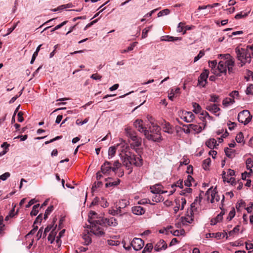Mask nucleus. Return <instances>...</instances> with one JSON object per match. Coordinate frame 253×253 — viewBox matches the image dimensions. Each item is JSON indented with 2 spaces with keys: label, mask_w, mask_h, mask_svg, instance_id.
<instances>
[{
  "label": "nucleus",
  "mask_w": 253,
  "mask_h": 253,
  "mask_svg": "<svg viewBox=\"0 0 253 253\" xmlns=\"http://www.w3.org/2000/svg\"><path fill=\"white\" fill-rule=\"evenodd\" d=\"M72 6H73V5L70 3L67 4H64V5H62L60 6L57 9H53V11H56L57 10V9H65V8H71V7H72Z\"/></svg>",
  "instance_id": "45"
},
{
  "label": "nucleus",
  "mask_w": 253,
  "mask_h": 253,
  "mask_svg": "<svg viewBox=\"0 0 253 253\" xmlns=\"http://www.w3.org/2000/svg\"><path fill=\"white\" fill-rule=\"evenodd\" d=\"M239 95V92L237 90H234L232 91L230 94L229 96L232 97V98H233L235 97V96H238Z\"/></svg>",
  "instance_id": "62"
},
{
  "label": "nucleus",
  "mask_w": 253,
  "mask_h": 253,
  "mask_svg": "<svg viewBox=\"0 0 253 253\" xmlns=\"http://www.w3.org/2000/svg\"><path fill=\"white\" fill-rule=\"evenodd\" d=\"M108 213L112 215H119L122 216L125 213H123L122 209H120V207L116 208V209H114L113 208H111L108 210Z\"/></svg>",
  "instance_id": "17"
},
{
  "label": "nucleus",
  "mask_w": 253,
  "mask_h": 253,
  "mask_svg": "<svg viewBox=\"0 0 253 253\" xmlns=\"http://www.w3.org/2000/svg\"><path fill=\"white\" fill-rule=\"evenodd\" d=\"M131 211L133 214L137 215H142L145 212V210L140 206L133 207Z\"/></svg>",
  "instance_id": "16"
},
{
  "label": "nucleus",
  "mask_w": 253,
  "mask_h": 253,
  "mask_svg": "<svg viewBox=\"0 0 253 253\" xmlns=\"http://www.w3.org/2000/svg\"><path fill=\"white\" fill-rule=\"evenodd\" d=\"M176 206H174L173 210L175 213H176L180 209V201L179 199L175 200Z\"/></svg>",
  "instance_id": "42"
},
{
  "label": "nucleus",
  "mask_w": 253,
  "mask_h": 253,
  "mask_svg": "<svg viewBox=\"0 0 253 253\" xmlns=\"http://www.w3.org/2000/svg\"><path fill=\"white\" fill-rule=\"evenodd\" d=\"M218 58L223 59L226 67L234 66L235 61L233 58L229 54H219Z\"/></svg>",
  "instance_id": "9"
},
{
  "label": "nucleus",
  "mask_w": 253,
  "mask_h": 253,
  "mask_svg": "<svg viewBox=\"0 0 253 253\" xmlns=\"http://www.w3.org/2000/svg\"><path fill=\"white\" fill-rule=\"evenodd\" d=\"M150 123L151 124V126L149 127V133H154V134H152L153 135H155V137H159L160 136V139L159 141L161 140V136L159 133L160 131V127L157 124H155L154 122H152L151 120H150Z\"/></svg>",
  "instance_id": "13"
},
{
  "label": "nucleus",
  "mask_w": 253,
  "mask_h": 253,
  "mask_svg": "<svg viewBox=\"0 0 253 253\" xmlns=\"http://www.w3.org/2000/svg\"><path fill=\"white\" fill-rule=\"evenodd\" d=\"M193 218L191 216L187 215L186 217H182L181 220L183 224L187 225L188 223H191L193 221Z\"/></svg>",
  "instance_id": "28"
},
{
  "label": "nucleus",
  "mask_w": 253,
  "mask_h": 253,
  "mask_svg": "<svg viewBox=\"0 0 253 253\" xmlns=\"http://www.w3.org/2000/svg\"><path fill=\"white\" fill-rule=\"evenodd\" d=\"M88 121V118H85L83 121H81L79 119H77L76 122V124L77 125H83L84 124H86Z\"/></svg>",
  "instance_id": "56"
},
{
  "label": "nucleus",
  "mask_w": 253,
  "mask_h": 253,
  "mask_svg": "<svg viewBox=\"0 0 253 253\" xmlns=\"http://www.w3.org/2000/svg\"><path fill=\"white\" fill-rule=\"evenodd\" d=\"M180 93V88L176 87L174 88H171L170 90V92L169 93L168 97L169 99L172 101L176 94H179Z\"/></svg>",
  "instance_id": "21"
},
{
  "label": "nucleus",
  "mask_w": 253,
  "mask_h": 253,
  "mask_svg": "<svg viewBox=\"0 0 253 253\" xmlns=\"http://www.w3.org/2000/svg\"><path fill=\"white\" fill-rule=\"evenodd\" d=\"M206 145L210 149H213L216 145V141L215 139H210L206 142Z\"/></svg>",
  "instance_id": "25"
},
{
  "label": "nucleus",
  "mask_w": 253,
  "mask_h": 253,
  "mask_svg": "<svg viewBox=\"0 0 253 253\" xmlns=\"http://www.w3.org/2000/svg\"><path fill=\"white\" fill-rule=\"evenodd\" d=\"M107 182L105 184L106 187H112L118 185L120 183V179L117 178L116 180H113L112 178L106 179Z\"/></svg>",
  "instance_id": "18"
},
{
  "label": "nucleus",
  "mask_w": 253,
  "mask_h": 253,
  "mask_svg": "<svg viewBox=\"0 0 253 253\" xmlns=\"http://www.w3.org/2000/svg\"><path fill=\"white\" fill-rule=\"evenodd\" d=\"M209 66L212 69L215 68L217 65V62L216 60L210 61L209 62Z\"/></svg>",
  "instance_id": "60"
},
{
  "label": "nucleus",
  "mask_w": 253,
  "mask_h": 253,
  "mask_svg": "<svg viewBox=\"0 0 253 253\" xmlns=\"http://www.w3.org/2000/svg\"><path fill=\"white\" fill-rule=\"evenodd\" d=\"M53 210V206H50L49 207L47 208V209L46 210L44 214V219H46L48 215L51 213V212Z\"/></svg>",
  "instance_id": "35"
},
{
  "label": "nucleus",
  "mask_w": 253,
  "mask_h": 253,
  "mask_svg": "<svg viewBox=\"0 0 253 253\" xmlns=\"http://www.w3.org/2000/svg\"><path fill=\"white\" fill-rule=\"evenodd\" d=\"M152 26H150L147 28H145L143 30L142 33V38L144 39L147 37L148 32H149V30L151 28Z\"/></svg>",
  "instance_id": "50"
},
{
  "label": "nucleus",
  "mask_w": 253,
  "mask_h": 253,
  "mask_svg": "<svg viewBox=\"0 0 253 253\" xmlns=\"http://www.w3.org/2000/svg\"><path fill=\"white\" fill-rule=\"evenodd\" d=\"M239 226L237 225L235 226L234 229L228 232L229 236H233L234 233H237L239 231Z\"/></svg>",
  "instance_id": "46"
},
{
  "label": "nucleus",
  "mask_w": 253,
  "mask_h": 253,
  "mask_svg": "<svg viewBox=\"0 0 253 253\" xmlns=\"http://www.w3.org/2000/svg\"><path fill=\"white\" fill-rule=\"evenodd\" d=\"M84 240V243L85 245H88L91 243V239L89 235L88 234H84L83 237Z\"/></svg>",
  "instance_id": "39"
},
{
  "label": "nucleus",
  "mask_w": 253,
  "mask_h": 253,
  "mask_svg": "<svg viewBox=\"0 0 253 253\" xmlns=\"http://www.w3.org/2000/svg\"><path fill=\"white\" fill-rule=\"evenodd\" d=\"M128 160L130 164H133L136 166L140 167L143 165V160L139 155L130 156Z\"/></svg>",
  "instance_id": "11"
},
{
  "label": "nucleus",
  "mask_w": 253,
  "mask_h": 253,
  "mask_svg": "<svg viewBox=\"0 0 253 253\" xmlns=\"http://www.w3.org/2000/svg\"><path fill=\"white\" fill-rule=\"evenodd\" d=\"M206 109L214 114L220 110V108L215 104L207 105L206 106Z\"/></svg>",
  "instance_id": "22"
},
{
  "label": "nucleus",
  "mask_w": 253,
  "mask_h": 253,
  "mask_svg": "<svg viewBox=\"0 0 253 253\" xmlns=\"http://www.w3.org/2000/svg\"><path fill=\"white\" fill-rule=\"evenodd\" d=\"M193 107L194 108L193 111L196 114L199 113L201 110V107L200 105L196 102L193 103Z\"/></svg>",
  "instance_id": "31"
},
{
  "label": "nucleus",
  "mask_w": 253,
  "mask_h": 253,
  "mask_svg": "<svg viewBox=\"0 0 253 253\" xmlns=\"http://www.w3.org/2000/svg\"><path fill=\"white\" fill-rule=\"evenodd\" d=\"M211 163V159L208 158L205 160L203 162V167L205 169L207 170L208 169V168Z\"/></svg>",
  "instance_id": "33"
},
{
  "label": "nucleus",
  "mask_w": 253,
  "mask_h": 253,
  "mask_svg": "<svg viewBox=\"0 0 253 253\" xmlns=\"http://www.w3.org/2000/svg\"><path fill=\"white\" fill-rule=\"evenodd\" d=\"M130 245L132 247L134 250L139 251L143 247L144 245V242L140 238H135L131 241Z\"/></svg>",
  "instance_id": "10"
},
{
  "label": "nucleus",
  "mask_w": 253,
  "mask_h": 253,
  "mask_svg": "<svg viewBox=\"0 0 253 253\" xmlns=\"http://www.w3.org/2000/svg\"><path fill=\"white\" fill-rule=\"evenodd\" d=\"M18 116V121L19 122H22L24 120L23 117V113L22 112H19L17 114Z\"/></svg>",
  "instance_id": "63"
},
{
  "label": "nucleus",
  "mask_w": 253,
  "mask_h": 253,
  "mask_svg": "<svg viewBox=\"0 0 253 253\" xmlns=\"http://www.w3.org/2000/svg\"><path fill=\"white\" fill-rule=\"evenodd\" d=\"M10 176V173L8 172H5L2 175H0V180L2 181H5L7 178H8Z\"/></svg>",
  "instance_id": "47"
},
{
  "label": "nucleus",
  "mask_w": 253,
  "mask_h": 253,
  "mask_svg": "<svg viewBox=\"0 0 253 253\" xmlns=\"http://www.w3.org/2000/svg\"><path fill=\"white\" fill-rule=\"evenodd\" d=\"M120 143L117 144L116 145V147L118 148L119 147H121V151L122 152H126V150L127 149L128 146L127 145V143L126 142L125 140H124L123 139L120 138Z\"/></svg>",
  "instance_id": "19"
},
{
  "label": "nucleus",
  "mask_w": 253,
  "mask_h": 253,
  "mask_svg": "<svg viewBox=\"0 0 253 253\" xmlns=\"http://www.w3.org/2000/svg\"><path fill=\"white\" fill-rule=\"evenodd\" d=\"M235 52L237 54V58L240 61V66H243L246 63H250L251 61V56L247 49L237 47L235 48Z\"/></svg>",
  "instance_id": "3"
},
{
  "label": "nucleus",
  "mask_w": 253,
  "mask_h": 253,
  "mask_svg": "<svg viewBox=\"0 0 253 253\" xmlns=\"http://www.w3.org/2000/svg\"><path fill=\"white\" fill-rule=\"evenodd\" d=\"M101 217H98L97 213L94 211H90L88 213V222L90 223V231L96 236H102L104 234L103 229L99 226L98 220Z\"/></svg>",
  "instance_id": "1"
},
{
  "label": "nucleus",
  "mask_w": 253,
  "mask_h": 253,
  "mask_svg": "<svg viewBox=\"0 0 253 253\" xmlns=\"http://www.w3.org/2000/svg\"><path fill=\"white\" fill-rule=\"evenodd\" d=\"M235 209L233 208L229 212L228 214V216L227 217V219L229 220H231L235 216Z\"/></svg>",
  "instance_id": "53"
},
{
  "label": "nucleus",
  "mask_w": 253,
  "mask_h": 253,
  "mask_svg": "<svg viewBox=\"0 0 253 253\" xmlns=\"http://www.w3.org/2000/svg\"><path fill=\"white\" fill-rule=\"evenodd\" d=\"M111 163L108 161H105L101 167V172L103 174H109L111 170H112Z\"/></svg>",
  "instance_id": "14"
},
{
  "label": "nucleus",
  "mask_w": 253,
  "mask_h": 253,
  "mask_svg": "<svg viewBox=\"0 0 253 253\" xmlns=\"http://www.w3.org/2000/svg\"><path fill=\"white\" fill-rule=\"evenodd\" d=\"M247 168L250 169L251 171L252 170L251 169L253 167V161L251 159H248L246 161Z\"/></svg>",
  "instance_id": "43"
},
{
  "label": "nucleus",
  "mask_w": 253,
  "mask_h": 253,
  "mask_svg": "<svg viewBox=\"0 0 253 253\" xmlns=\"http://www.w3.org/2000/svg\"><path fill=\"white\" fill-rule=\"evenodd\" d=\"M153 249V245L151 243H148L146 244L144 249L142 251V253H145L146 252H150Z\"/></svg>",
  "instance_id": "34"
},
{
  "label": "nucleus",
  "mask_w": 253,
  "mask_h": 253,
  "mask_svg": "<svg viewBox=\"0 0 253 253\" xmlns=\"http://www.w3.org/2000/svg\"><path fill=\"white\" fill-rule=\"evenodd\" d=\"M236 140L238 143H241L244 141V136L242 132H240L236 137Z\"/></svg>",
  "instance_id": "37"
},
{
  "label": "nucleus",
  "mask_w": 253,
  "mask_h": 253,
  "mask_svg": "<svg viewBox=\"0 0 253 253\" xmlns=\"http://www.w3.org/2000/svg\"><path fill=\"white\" fill-rule=\"evenodd\" d=\"M206 196L207 197L208 200H209L210 196L211 197V203H213L215 201L218 202L220 200V197L216 190V188L214 189H212V187L209 188L206 193Z\"/></svg>",
  "instance_id": "7"
},
{
  "label": "nucleus",
  "mask_w": 253,
  "mask_h": 253,
  "mask_svg": "<svg viewBox=\"0 0 253 253\" xmlns=\"http://www.w3.org/2000/svg\"><path fill=\"white\" fill-rule=\"evenodd\" d=\"M249 53H250V56L253 57V44L251 45H248L247 46Z\"/></svg>",
  "instance_id": "59"
},
{
  "label": "nucleus",
  "mask_w": 253,
  "mask_h": 253,
  "mask_svg": "<svg viewBox=\"0 0 253 253\" xmlns=\"http://www.w3.org/2000/svg\"><path fill=\"white\" fill-rule=\"evenodd\" d=\"M90 78L95 80H100L102 76L97 73L93 74L90 76Z\"/></svg>",
  "instance_id": "55"
},
{
  "label": "nucleus",
  "mask_w": 253,
  "mask_h": 253,
  "mask_svg": "<svg viewBox=\"0 0 253 253\" xmlns=\"http://www.w3.org/2000/svg\"><path fill=\"white\" fill-rule=\"evenodd\" d=\"M219 98V96L218 95L215 94H211L210 96V101L213 102H216Z\"/></svg>",
  "instance_id": "51"
},
{
  "label": "nucleus",
  "mask_w": 253,
  "mask_h": 253,
  "mask_svg": "<svg viewBox=\"0 0 253 253\" xmlns=\"http://www.w3.org/2000/svg\"><path fill=\"white\" fill-rule=\"evenodd\" d=\"M174 186L179 187L180 188H183V186L182 180H179L178 181H177L176 183L175 184Z\"/></svg>",
  "instance_id": "64"
},
{
  "label": "nucleus",
  "mask_w": 253,
  "mask_h": 253,
  "mask_svg": "<svg viewBox=\"0 0 253 253\" xmlns=\"http://www.w3.org/2000/svg\"><path fill=\"white\" fill-rule=\"evenodd\" d=\"M235 102L234 99L232 98L226 97L224 98L222 101V104L225 107H227L230 104H232Z\"/></svg>",
  "instance_id": "27"
},
{
  "label": "nucleus",
  "mask_w": 253,
  "mask_h": 253,
  "mask_svg": "<svg viewBox=\"0 0 253 253\" xmlns=\"http://www.w3.org/2000/svg\"><path fill=\"white\" fill-rule=\"evenodd\" d=\"M247 15H248V13H247V12L243 13V12H241L240 13H237L235 15V18L236 19H240V18L245 17L247 16Z\"/></svg>",
  "instance_id": "48"
},
{
  "label": "nucleus",
  "mask_w": 253,
  "mask_h": 253,
  "mask_svg": "<svg viewBox=\"0 0 253 253\" xmlns=\"http://www.w3.org/2000/svg\"><path fill=\"white\" fill-rule=\"evenodd\" d=\"M129 202L126 199H122L119 201L120 209H124L129 205Z\"/></svg>",
  "instance_id": "30"
},
{
  "label": "nucleus",
  "mask_w": 253,
  "mask_h": 253,
  "mask_svg": "<svg viewBox=\"0 0 253 253\" xmlns=\"http://www.w3.org/2000/svg\"><path fill=\"white\" fill-rule=\"evenodd\" d=\"M100 205L103 208H106L109 206V203L103 198H102L100 201Z\"/></svg>",
  "instance_id": "57"
},
{
  "label": "nucleus",
  "mask_w": 253,
  "mask_h": 253,
  "mask_svg": "<svg viewBox=\"0 0 253 253\" xmlns=\"http://www.w3.org/2000/svg\"><path fill=\"white\" fill-rule=\"evenodd\" d=\"M246 93L247 94H253V84H250L246 89Z\"/></svg>",
  "instance_id": "49"
},
{
  "label": "nucleus",
  "mask_w": 253,
  "mask_h": 253,
  "mask_svg": "<svg viewBox=\"0 0 253 253\" xmlns=\"http://www.w3.org/2000/svg\"><path fill=\"white\" fill-rule=\"evenodd\" d=\"M252 116L250 112L247 110L240 112L238 115V120L239 122L243 123L245 125L248 124L252 120Z\"/></svg>",
  "instance_id": "5"
},
{
  "label": "nucleus",
  "mask_w": 253,
  "mask_h": 253,
  "mask_svg": "<svg viewBox=\"0 0 253 253\" xmlns=\"http://www.w3.org/2000/svg\"><path fill=\"white\" fill-rule=\"evenodd\" d=\"M107 244L109 246H118L120 244V242L119 241H115L112 240H108Z\"/></svg>",
  "instance_id": "44"
},
{
  "label": "nucleus",
  "mask_w": 253,
  "mask_h": 253,
  "mask_svg": "<svg viewBox=\"0 0 253 253\" xmlns=\"http://www.w3.org/2000/svg\"><path fill=\"white\" fill-rule=\"evenodd\" d=\"M156 195L153 197L152 201L153 202H155L157 203L160 202L162 201H163V197L160 195V194H155Z\"/></svg>",
  "instance_id": "32"
},
{
  "label": "nucleus",
  "mask_w": 253,
  "mask_h": 253,
  "mask_svg": "<svg viewBox=\"0 0 253 253\" xmlns=\"http://www.w3.org/2000/svg\"><path fill=\"white\" fill-rule=\"evenodd\" d=\"M162 185L156 184L150 187L151 191L153 194H160L162 191Z\"/></svg>",
  "instance_id": "23"
},
{
  "label": "nucleus",
  "mask_w": 253,
  "mask_h": 253,
  "mask_svg": "<svg viewBox=\"0 0 253 253\" xmlns=\"http://www.w3.org/2000/svg\"><path fill=\"white\" fill-rule=\"evenodd\" d=\"M52 228L51 225H48L44 229V233L43 234V237H45L46 235V233L48 232Z\"/></svg>",
  "instance_id": "61"
},
{
  "label": "nucleus",
  "mask_w": 253,
  "mask_h": 253,
  "mask_svg": "<svg viewBox=\"0 0 253 253\" xmlns=\"http://www.w3.org/2000/svg\"><path fill=\"white\" fill-rule=\"evenodd\" d=\"M187 126L191 128V130H193L195 133H197L200 132L203 129L202 126L197 125L190 124Z\"/></svg>",
  "instance_id": "24"
},
{
  "label": "nucleus",
  "mask_w": 253,
  "mask_h": 253,
  "mask_svg": "<svg viewBox=\"0 0 253 253\" xmlns=\"http://www.w3.org/2000/svg\"><path fill=\"white\" fill-rule=\"evenodd\" d=\"M205 55V51L202 50L200 51L197 56H195L194 59V62H197Z\"/></svg>",
  "instance_id": "41"
},
{
  "label": "nucleus",
  "mask_w": 253,
  "mask_h": 253,
  "mask_svg": "<svg viewBox=\"0 0 253 253\" xmlns=\"http://www.w3.org/2000/svg\"><path fill=\"white\" fill-rule=\"evenodd\" d=\"M162 41H169V42H172L174 41V37L170 36H166L165 37H164L163 39H162Z\"/></svg>",
  "instance_id": "58"
},
{
  "label": "nucleus",
  "mask_w": 253,
  "mask_h": 253,
  "mask_svg": "<svg viewBox=\"0 0 253 253\" xmlns=\"http://www.w3.org/2000/svg\"><path fill=\"white\" fill-rule=\"evenodd\" d=\"M221 60L218 63L217 68L220 73L226 74L227 73V67L225 64V62L223 61V59Z\"/></svg>",
  "instance_id": "20"
},
{
  "label": "nucleus",
  "mask_w": 253,
  "mask_h": 253,
  "mask_svg": "<svg viewBox=\"0 0 253 253\" xmlns=\"http://www.w3.org/2000/svg\"><path fill=\"white\" fill-rule=\"evenodd\" d=\"M194 181V180L193 178L191 176L188 175L186 180L184 181V184L185 186L189 187L192 186V182Z\"/></svg>",
  "instance_id": "29"
},
{
  "label": "nucleus",
  "mask_w": 253,
  "mask_h": 253,
  "mask_svg": "<svg viewBox=\"0 0 253 253\" xmlns=\"http://www.w3.org/2000/svg\"><path fill=\"white\" fill-rule=\"evenodd\" d=\"M184 24L182 22H180L178 24V26L177 27V32L180 33V32H183V30L184 29Z\"/></svg>",
  "instance_id": "52"
},
{
  "label": "nucleus",
  "mask_w": 253,
  "mask_h": 253,
  "mask_svg": "<svg viewBox=\"0 0 253 253\" xmlns=\"http://www.w3.org/2000/svg\"><path fill=\"white\" fill-rule=\"evenodd\" d=\"M125 130L126 136L132 141V143L130 144L131 148L136 150L141 145V138L139 137L136 132L129 127H126Z\"/></svg>",
  "instance_id": "2"
},
{
  "label": "nucleus",
  "mask_w": 253,
  "mask_h": 253,
  "mask_svg": "<svg viewBox=\"0 0 253 253\" xmlns=\"http://www.w3.org/2000/svg\"><path fill=\"white\" fill-rule=\"evenodd\" d=\"M170 13L169 9H165L158 13V17H161L164 15H168Z\"/></svg>",
  "instance_id": "40"
},
{
  "label": "nucleus",
  "mask_w": 253,
  "mask_h": 253,
  "mask_svg": "<svg viewBox=\"0 0 253 253\" xmlns=\"http://www.w3.org/2000/svg\"><path fill=\"white\" fill-rule=\"evenodd\" d=\"M178 115L186 123L192 122L195 119V116L191 112L180 111L178 112Z\"/></svg>",
  "instance_id": "8"
},
{
  "label": "nucleus",
  "mask_w": 253,
  "mask_h": 253,
  "mask_svg": "<svg viewBox=\"0 0 253 253\" xmlns=\"http://www.w3.org/2000/svg\"><path fill=\"white\" fill-rule=\"evenodd\" d=\"M47 239L49 241H50V243L52 244L55 239V235L52 231L47 237Z\"/></svg>",
  "instance_id": "54"
},
{
  "label": "nucleus",
  "mask_w": 253,
  "mask_h": 253,
  "mask_svg": "<svg viewBox=\"0 0 253 253\" xmlns=\"http://www.w3.org/2000/svg\"><path fill=\"white\" fill-rule=\"evenodd\" d=\"M209 73V72L208 70H204L198 78L199 84L202 87H205L207 84Z\"/></svg>",
  "instance_id": "12"
},
{
  "label": "nucleus",
  "mask_w": 253,
  "mask_h": 253,
  "mask_svg": "<svg viewBox=\"0 0 253 253\" xmlns=\"http://www.w3.org/2000/svg\"><path fill=\"white\" fill-rule=\"evenodd\" d=\"M167 248V245L163 240H160L155 246L154 250L155 251L159 252L162 250H165Z\"/></svg>",
  "instance_id": "15"
},
{
  "label": "nucleus",
  "mask_w": 253,
  "mask_h": 253,
  "mask_svg": "<svg viewBox=\"0 0 253 253\" xmlns=\"http://www.w3.org/2000/svg\"><path fill=\"white\" fill-rule=\"evenodd\" d=\"M142 122L143 121L141 120H136L134 122V126L137 130L141 133H143L145 137L148 140L154 142H159L160 139V136L159 137H155V135L149 134V131L143 126Z\"/></svg>",
  "instance_id": "4"
},
{
  "label": "nucleus",
  "mask_w": 253,
  "mask_h": 253,
  "mask_svg": "<svg viewBox=\"0 0 253 253\" xmlns=\"http://www.w3.org/2000/svg\"><path fill=\"white\" fill-rule=\"evenodd\" d=\"M226 237V239L228 238L227 234L226 232L224 233H215V238L217 239H221Z\"/></svg>",
  "instance_id": "38"
},
{
  "label": "nucleus",
  "mask_w": 253,
  "mask_h": 253,
  "mask_svg": "<svg viewBox=\"0 0 253 253\" xmlns=\"http://www.w3.org/2000/svg\"><path fill=\"white\" fill-rule=\"evenodd\" d=\"M98 222L99 224V226L101 227L102 226H116L118 224L117 220L116 218L114 217H111L110 218H99L98 220Z\"/></svg>",
  "instance_id": "6"
},
{
  "label": "nucleus",
  "mask_w": 253,
  "mask_h": 253,
  "mask_svg": "<svg viewBox=\"0 0 253 253\" xmlns=\"http://www.w3.org/2000/svg\"><path fill=\"white\" fill-rule=\"evenodd\" d=\"M122 166L121 164L119 162V161H116L114 162L113 164V167H112V171L115 172L117 169L121 167Z\"/></svg>",
  "instance_id": "36"
},
{
  "label": "nucleus",
  "mask_w": 253,
  "mask_h": 253,
  "mask_svg": "<svg viewBox=\"0 0 253 253\" xmlns=\"http://www.w3.org/2000/svg\"><path fill=\"white\" fill-rule=\"evenodd\" d=\"M116 146H111L109 148L108 150V159H110L114 157L116 154L117 149Z\"/></svg>",
  "instance_id": "26"
}]
</instances>
